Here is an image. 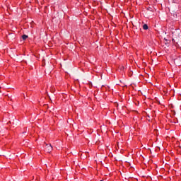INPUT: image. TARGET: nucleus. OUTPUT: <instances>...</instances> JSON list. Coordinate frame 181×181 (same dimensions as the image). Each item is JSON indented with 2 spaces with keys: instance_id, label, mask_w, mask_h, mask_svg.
Listing matches in <instances>:
<instances>
[{
  "instance_id": "f257e3e1",
  "label": "nucleus",
  "mask_w": 181,
  "mask_h": 181,
  "mask_svg": "<svg viewBox=\"0 0 181 181\" xmlns=\"http://www.w3.org/2000/svg\"><path fill=\"white\" fill-rule=\"evenodd\" d=\"M45 152H47L48 153H50L52 151H53V146H52V144H47L45 143Z\"/></svg>"
},
{
  "instance_id": "f03ea898",
  "label": "nucleus",
  "mask_w": 181,
  "mask_h": 181,
  "mask_svg": "<svg viewBox=\"0 0 181 181\" xmlns=\"http://www.w3.org/2000/svg\"><path fill=\"white\" fill-rule=\"evenodd\" d=\"M143 29H144V30H148V25L147 24H144L143 25Z\"/></svg>"
},
{
  "instance_id": "7ed1b4c3",
  "label": "nucleus",
  "mask_w": 181,
  "mask_h": 181,
  "mask_svg": "<svg viewBox=\"0 0 181 181\" xmlns=\"http://www.w3.org/2000/svg\"><path fill=\"white\" fill-rule=\"evenodd\" d=\"M22 39H23V40H26L28 39V35H23L22 36Z\"/></svg>"
},
{
  "instance_id": "20e7f679",
  "label": "nucleus",
  "mask_w": 181,
  "mask_h": 181,
  "mask_svg": "<svg viewBox=\"0 0 181 181\" xmlns=\"http://www.w3.org/2000/svg\"><path fill=\"white\" fill-rule=\"evenodd\" d=\"M107 73H109L110 74H111V73H112V71H111V69L109 70H106Z\"/></svg>"
},
{
  "instance_id": "39448f33",
  "label": "nucleus",
  "mask_w": 181,
  "mask_h": 181,
  "mask_svg": "<svg viewBox=\"0 0 181 181\" xmlns=\"http://www.w3.org/2000/svg\"><path fill=\"white\" fill-rule=\"evenodd\" d=\"M132 74H133V71H130V72L129 73V76H132Z\"/></svg>"
}]
</instances>
